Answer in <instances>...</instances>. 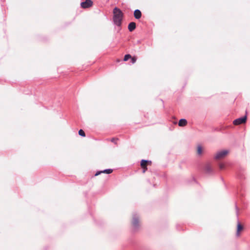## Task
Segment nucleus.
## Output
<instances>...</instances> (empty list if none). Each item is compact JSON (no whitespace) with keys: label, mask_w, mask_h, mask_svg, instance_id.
Listing matches in <instances>:
<instances>
[{"label":"nucleus","mask_w":250,"mask_h":250,"mask_svg":"<svg viewBox=\"0 0 250 250\" xmlns=\"http://www.w3.org/2000/svg\"><path fill=\"white\" fill-rule=\"evenodd\" d=\"M113 21L115 24L118 26H121L123 17L122 11L117 7L113 9Z\"/></svg>","instance_id":"nucleus-1"},{"label":"nucleus","mask_w":250,"mask_h":250,"mask_svg":"<svg viewBox=\"0 0 250 250\" xmlns=\"http://www.w3.org/2000/svg\"><path fill=\"white\" fill-rule=\"evenodd\" d=\"M92 3L91 0H85V1L81 2V6L83 8H87L92 6Z\"/></svg>","instance_id":"nucleus-5"},{"label":"nucleus","mask_w":250,"mask_h":250,"mask_svg":"<svg viewBox=\"0 0 250 250\" xmlns=\"http://www.w3.org/2000/svg\"><path fill=\"white\" fill-rule=\"evenodd\" d=\"M136 28V23L134 22H131L128 25V29L130 32L133 31Z\"/></svg>","instance_id":"nucleus-8"},{"label":"nucleus","mask_w":250,"mask_h":250,"mask_svg":"<svg viewBox=\"0 0 250 250\" xmlns=\"http://www.w3.org/2000/svg\"><path fill=\"white\" fill-rule=\"evenodd\" d=\"M205 170L206 172L208 174L211 173L213 171V169L209 164H207L205 166Z\"/></svg>","instance_id":"nucleus-9"},{"label":"nucleus","mask_w":250,"mask_h":250,"mask_svg":"<svg viewBox=\"0 0 250 250\" xmlns=\"http://www.w3.org/2000/svg\"><path fill=\"white\" fill-rule=\"evenodd\" d=\"M131 58V56L130 54L125 55L124 57V61H127L129 59Z\"/></svg>","instance_id":"nucleus-14"},{"label":"nucleus","mask_w":250,"mask_h":250,"mask_svg":"<svg viewBox=\"0 0 250 250\" xmlns=\"http://www.w3.org/2000/svg\"><path fill=\"white\" fill-rule=\"evenodd\" d=\"M187 124V121L185 119H181L179 120L178 125L180 126H185Z\"/></svg>","instance_id":"nucleus-10"},{"label":"nucleus","mask_w":250,"mask_h":250,"mask_svg":"<svg viewBox=\"0 0 250 250\" xmlns=\"http://www.w3.org/2000/svg\"><path fill=\"white\" fill-rule=\"evenodd\" d=\"M132 224L134 229L138 228L139 226V216L137 214H133Z\"/></svg>","instance_id":"nucleus-3"},{"label":"nucleus","mask_w":250,"mask_h":250,"mask_svg":"<svg viewBox=\"0 0 250 250\" xmlns=\"http://www.w3.org/2000/svg\"><path fill=\"white\" fill-rule=\"evenodd\" d=\"M148 161H147V160H142L141 161V166L143 168H146V169H147L146 163H148Z\"/></svg>","instance_id":"nucleus-11"},{"label":"nucleus","mask_w":250,"mask_h":250,"mask_svg":"<svg viewBox=\"0 0 250 250\" xmlns=\"http://www.w3.org/2000/svg\"><path fill=\"white\" fill-rule=\"evenodd\" d=\"M116 140V139H115V138H112V140H111V141H112V142L115 143V140Z\"/></svg>","instance_id":"nucleus-18"},{"label":"nucleus","mask_w":250,"mask_h":250,"mask_svg":"<svg viewBox=\"0 0 250 250\" xmlns=\"http://www.w3.org/2000/svg\"><path fill=\"white\" fill-rule=\"evenodd\" d=\"M229 151L228 149H223L217 151L214 155L215 160H221L225 158L229 153Z\"/></svg>","instance_id":"nucleus-2"},{"label":"nucleus","mask_w":250,"mask_h":250,"mask_svg":"<svg viewBox=\"0 0 250 250\" xmlns=\"http://www.w3.org/2000/svg\"><path fill=\"white\" fill-rule=\"evenodd\" d=\"M220 169H223L225 168V166L224 164L221 163L219 165Z\"/></svg>","instance_id":"nucleus-16"},{"label":"nucleus","mask_w":250,"mask_h":250,"mask_svg":"<svg viewBox=\"0 0 250 250\" xmlns=\"http://www.w3.org/2000/svg\"><path fill=\"white\" fill-rule=\"evenodd\" d=\"M203 152L202 147L201 146H198L197 153L198 155H201Z\"/></svg>","instance_id":"nucleus-13"},{"label":"nucleus","mask_w":250,"mask_h":250,"mask_svg":"<svg viewBox=\"0 0 250 250\" xmlns=\"http://www.w3.org/2000/svg\"><path fill=\"white\" fill-rule=\"evenodd\" d=\"M243 229V227L239 222L237 224V234L239 235V231Z\"/></svg>","instance_id":"nucleus-12"},{"label":"nucleus","mask_w":250,"mask_h":250,"mask_svg":"<svg viewBox=\"0 0 250 250\" xmlns=\"http://www.w3.org/2000/svg\"><path fill=\"white\" fill-rule=\"evenodd\" d=\"M113 171V169H104V170H102V171H97L96 174H95V176H97V175H99V174H100L101 173H106V174H110L111 173H112Z\"/></svg>","instance_id":"nucleus-6"},{"label":"nucleus","mask_w":250,"mask_h":250,"mask_svg":"<svg viewBox=\"0 0 250 250\" xmlns=\"http://www.w3.org/2000/svg\"><path fill=\"white\" fill-rule=\"evenodd\" d=\"M79 135H80V136H81L82 137H85V136L84 132L82 129H80L79 131Z\"/></svg>","instance_id":"nucleus-15"},{"label":"nucleus","mask_w":250,"mask_h":250,"mask_svg":"<svg viewBox=\"0 0 250 250\" xmlns=\"http://www.w3.org/2000/svg\"><path fill=\"white\" fill-rule=\"evenodd\" d=\"M247 120V116H245L243 117H241L238 119H236L233 121V124L234 125H239L243 123H245Z\"/></svg>","instance_id":"nucleus-4"},{"label":"nucleus","mask_w":250,"mask_h":250,"mask_svg":"<svg viewBox=\"0 0 250 250\" xmlns=\"http://www.w3.org/2000/svg\"><path fill=\"white\" fill-rule=\"evenodd\" d=\"M134 16L136 19H140L142 16V13L139 9H136L134 12Z\"/></svg>","instance_id":"nucleus-7"},{"label":"nucleus","mask_w":250,"mask_h":250,"mask_svg":"<svg viewBox=\"0 0 250 250\" xmlns=\"http://www.w3.org/2000/svg\"><path fill=\"white\" fill-rule=\"evenodd\" d=\"M131 62L132 63H134L136 62V58L135 57H131Z\"/></svg>","instance_id":"nucleus-17"},{"label":"nucleus","mask_w":250,"mask_h":250,"mask_svg":"<svg viewBox=\"0 0 250 250\" xmlns=\"http://www.w3.org/2000/svg\"><path fill=\"white\" fill-rule=\"evenodd\" d=\"M147 169H146V168H143V173H145L146 172V170Z\"/></svg>","instance_id":"nucleus-19"}]
</instances>
